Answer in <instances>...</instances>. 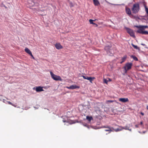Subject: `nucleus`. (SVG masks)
Returning <instances> with one entry per match:
<instances>
[{"instance_id":"33","label":"nucleus","mask_w":148,"mask_h":148,"mask_svg":"<svg viewBox=\"0 0 148 148\" xmlns=\"http://www.w3.org/2000/svg\"><path fill=\"white\" fill-rule=\"evenodd\" d=\"M135 126L136 128H138V125H135Z\"/></svg>"},{"instance_id":"18","label":"nucleus","mask_w":148,"mask_h":148,"mask_svg":"<svg viewBox=\"0 0 148 148\" xmlns=\"http://www.w3.org/2000/svg\"><path fill=\"white\" fill-rule=\"evenodd\" d=\"M131 58H133L134 60H135L136 61H137L138 60L137 58L135 56L132 55L131 56Z\"/></svg>"},{"instance_id":"23","label":"nucleus","mask_w":148,"mask_h":148,"mask_svg":"<svg viewBox=\"0 0 148 148\" xmlns=\"http://www.w3.org/2000/svg\"><path fill=\"white\" fill-rule=\"evenodd\" d=\"M132 46L135 49H137L138 48V47L136 45H135L133 44H132Z\"/></svg>"},{"instance_id":"2","label":"nucleus","mask_w":148,"mask_h":148,"mask_svg":"<svg viewBox=\"0 0 148 148\" xmlns=\"http://www.w3.org/2000/svg\"><path fill=\"white\" fill-rule=\"evenodd\" d=\"M140 9L139 4L138 3H136L133 4L132 10L133 13L136 14L139 11Z\"/></svg>"},{"instance_id":"10","label":"nucleus","mask_w":148,"mask_h":148,"mask_svg":"<svg viewBox=\"0 0 148 148\" xmlns=\"http://www.w3.org/2000/svg\"><path fill=\"white\" fill-rule=\"evenodd\" d=\"M42 88L43 87L40 86L36 87V90L37 92L42 91L44 90Z\"/></svg>"},{"instance_id":"13","label":"nucleus","mask_w":148,"mask_h":148,"mask_svg":"<svg viewBox=\"0 0 148 148\" xmlns=\"http://www.w3.org/2000/svg\"><path fill=\"white\" fill-rule=\"evenodd\" d=\"M93 3L95 6H98L100 3L98 0H93Z\"/></svg>"},{"instance_id":"8","label":"nucleus","mask_w":148,"mask_h":148,"mask_svg":"<svg viewBox=\"0 0 148 148\" xmlns=\"http://www.w3.org/2000/svg\"><path fill=\"white\" fill-rule=\"evenodd\" d=\"M66 88L69 89H73L77 88H79V87L78 86L73 85L69 87H67Z\"/></svg>"},{"instance_id":"16","label":"nucleus","mask_w":148,"mask_h":148,"mask_svg":"<svg viewBox=\"0 0 148 148\" xmlns=\"http://www.w3.org/2000/svg\"><path fill=\"white\" fill-rule=\"evenodd\" d=\"M94 21V20L92 19H90L89 20V21L90 22V24H95V25H96V27H97L98 26V25L97 24H95V23L93 22V21Z\"/></svg>"},{"instance_id":"22","label":"nucleus","mask_w":148,"mask_h":148,"mask_svg":"<svg viewBox=\"0 0 148 148\" xmlns=\"http://www.w3.org/2000/svg\"><path fill=\"white\" fill-rule=\"evenodd\" d=\"M128 128L127 126H125V127H122V129H125L126 130H128Z\"/></svg>"},{"instance_id":"9","label":"nucleus","mask_w":148,"mask_h":148,"mask_svg":"<svg viewBox=\"0 0 148 148\" xmlns=\"http://www.w3.org/2000/svg\"><path fill=\"white\" fill-rule=\"evenodd\" d=\"M55 47L58 49H60L63 48V47L61 45L60 43H57L55 44Z\"/></svg>"},{"instance_id":"29","label":"nucleus","mask_w":148,"mask_h":148,"mask_svg":"<svg viewBox=\"0 0 148 148\" xmlns=\"http://www.w3.org/2000/svg\"><path fill=\"white\" fill-rule=\"evenodd\" d=\"M108 127V126L106 127V126H103V127L107 128Z\"/></svg>"},{"instance_id":"21","label":"nucleus","mask_w":148,"mask_h":148,"mask_svg":"<svg viewBox=\"0 0 148 148\" xmlns=\"http://www.w3.org/2000/svg\"><path fill=\"white\" fill-rule=\"evenodd\" d=\"M103 82L104 83H106V84H107L108 82V80L105 79H103Z\"/></svg>"},{"instance_id":"34","label":"nucleus","mask_w":148,"mask_h":148,"mask_svg":"<svg viewBox=\"0 0 148 148\" xmlns=\"http://www.w3.org/2000/svg\"><path fill=\"white\" fill-rule=\"evenodd\" d=\"M147 109L148 110V105L147 106Z\"/></svg>"},{"instance_id":"25","label":"nucleus","mask_w":148,"mask_h":148,"mask_svg":"<svg viewBox=\"0 0 148 148\" xmlns=\"http://www.w3.org/2000/svg\"><path fill=\"white\" fill-rule=\"evenodd\" d=\"M32 57V58L34 59H35L34 57L33 56V55H32V54H31L30 55Z\"/></svg>"},{"instance_id":"30","label":"nucleus","mask_w":148,"mask_h":148,"mask_svg":"<svg viewBox=\"0 0 148 148\" xmlns=\"http://www.w3.org/2000/svg\"><path fill=\"white\" fill-rule=\"evenodd\" d=\"M108 101L109 102H113V101H111V100H109V101Z\"/></svg>"},{"instance_id":"7","label":"nucleus","mask_w":148,"mask_h":148,"mask_svg":"<svg viewBox=\"0 0 148 148\" xmlns=\"http://www.w3.org/2000/svg\"><path fill=\"white\" fill-rule=\"evenodd\" d=\"M119 101L123 103H125L129 101V100L127 98H120L119 99Z\"/></svg>"},{"instance_id":"35","label":"nucleus","mask_w":148,"mask_h":148,"mask_svg":"<svg viewBox=\"0 0 148 148\" xmlns=\"http://www.w3.org/2000/svg\"><path fill=\"white\" fill-rule=\"evenodd\" d=\"M128 130L130 131H131V130H132L131 129H128Z\"/></svg>"},{"instance_id":"3","label":"nucleus","mask_w":148,"mask_h":148,"mask_svg":"<svg viewBox=\"0 0 148 148\" xmlns=\"http://www.w3.org/2000/svg\"><path fill=\"white\" fill-rule=\"evenodd\" d=\"M50 73L52 78L56 81H62V79L60 76L55 75L52 72L50 71Z\"/></svg>"},{"instance_id":"32","label":"nucleus","mask_w":148,"mask_h":148,"mask_svg":"<svg viewBox=\"0 0 148 148\" xmlns=\"http://www.w3.org/2000/svg\"><path fill=\"white\" fill-rule=\"evenodd\" d=\"M108 80L109 81H111L112 80H111V79L110 78H108Z\"/></svg>"},{"instance_id":"1","label":"nucleus","mask_w":148,"mask_h":148,"mask_svg":"<svg viewBox=\"0 0 148 148\" xmlns=\"http://www.w3.org/2000/svg\"><path fill=\"white\" fill-rule=\"evenodd\" d=\"M135 27L139 29L137 31V33L143 34H148V32L147 31H143V30L145 28L148 27V26L147 25L135 26Z\"/></svg>"},{"instance_id":"31","label":"nucleus","mask_w":148,"mask_h":148,"mask_svg":"<svg viewBox=\"0 0 148 148\" xmlns=\"http://www.w3.org/2000/svg\"><path fill=\"white\" fill-rule=\"evenodd\" d=\"M143 124V123L142 121H141L140 122V124L141 125H142Z\"/></svg>"},{"instance_id":"15","label":"nucleus","mask_w":148,"mask_h":148,"mask_svg":"<svg viewBox=\"0 0 148 148\" xmlns=\"http://www.w3.org/2000/svg\"><path fill=\"white\" fill-rule=\"evenodd\" d=\"M127 58V56L126 55L124 56L122 58L121 60L122 61L120 62L121 64L122 63L124 62L126 60Z\"/></svg>"},{"instance_id":"26","label":"nucleus","mask_w":148,"mask_h":148,"mask_svg":"<svg viewBox=\"0 0 148 148\" xmlns=\"http://www.w3.org/2000/svg\"><path fill=\"white\" fill-rule=\"evenodd\" d=\"M70 4H71L70 6L71 7H73V4L72 3H71Z\"/></svg>"},{"instance_id":"20","label":"nucleus","mask_w":148,"mask_h":148,"mask_svg":"<svg viewBox=\"0 0 148 148\" xmlns=\"http://www.w3.org/2000/svg\"><path fill=\"white\" fill-rule=\"evenodd\" d=\"M110 47L109 46H106L105 47L104 49L105 50H106L107 51H108V50L110 49Z\"/></svg>"},{"instance_id":"28","label":"nucleus","mask_w":148,"mask_h":148,"mask_svg":"<svg viewBox=\"0 0 148 148\" xmlns=\"http://www.w3.org/2000/svg\"><path fill=\"white\" fill-rule=\"evenodd\" d=\"M141 114L142 116H143L144 115V113L142 112H141L140 113Z\"/></svg>"},{"instance_id":"4","label":"nucleus","mask_w":148,"mask_h":148,"mask_svg":"<svg viewBox=\"0 0 148 148\" xmlns=\"http://www.w3.org/2000/svg\"><path fill=\"white\" fill-rule=\"evenodd\" d=\"M132 65V64L131 63H127L126 64L125 66L123 67L125 70V73H126L128 70L131 69Z\"/></svg>"},{"instance_id":"19","label":"nucleus","mask_w":148,"mask_h":148,"mask_svg":"<svg viewBox=\"0 0 148 148\" xmlns=\"http://www.w3.org/2000/svg\"><path fill=\"white\" fill-rule=\"evenodd\" d=\"M107 128V129L105 130V131L109 132V133H110L111 131H112V130L111 129L110 127H108Z\"/></svg>"},{"instance_id":"36","label":"nucleus","mask_w":148,"mask_h":148,"mask_svg":"<svg viewBox=\"0 0 148 148\" xmlns=\"http://www.w3.org/2000/svg\"><path fill=\"white\" fill-rule=\"evenodd\" d=\"M63 121L64 122H66L65 121Z\"/></svg>"},{"instance_id":"27","label":"nucleus","mask_w":148,"mask_h":148,"mask_svg":"<svg viewBox=\"0 0 148 148\" xmlns=\"http://www.w3.org/2000/svg\"><path fill=\"white\" fill-rule=\"evenodd\" d=\"M8 103L10 104V105H12V103L10 102V101H8Z\"/></svg>"},{"instance_id":"6","label":"nucleus","mask_w":148,"mask_h":148,"mask_svg":"<svg viewBox=\"0 0 148 148\" xmlns=\"http://www.w3.org/2000/svg\"><path fill=\"white\" fill-rule=\"evenodd\" d=\"M82 77L84 79L89 80L90 82L91 83H92V81L93 79H95V78L94 77H88V76H85L84 75H82Z\"/></svg>"},{"instance_id":"5","label":"nucleus","mask_w":148,"mask_h":148,"mask_svg":"<svg viewBox=\"0 0 148 148\" xmlns=\"http://www.w3.org/2000/svg\"><path fill=\"white\" fill-rule=\"evenodd\" d=\"M126 30L127 32L130 35L134 38L135 37L134 35V33L133 31L130 29L129 28H126Z\"/></svg>"},{"instance_id":"12","label":"nucleus","mask_w":148,"mask_h":148,"mask_svg":"<svg viewBox=\"0 0 148 148\" xmlns=\"http://www.w3.org/2000/svg\"><path fill=\"white\" fill-rule=\"evenodd\" d=\"M125 10L126 13L129 15L131 14V12L130 9L126 7Z\"/></svg>"},{"instance_id":"11","label":"nucleus","mask_w":148,"mask_h":148,"mask_svg":"<svg viewBox=\"0 0 148 148\" xmlns=\"http://www.w3.org/2000/svg\"><path fill=\"white\" fill-rule=\"evenodd\" d=\"M28 3L30 6H33L35 4V3L33 0H28Z\"/></svg>"},{"instance_id":"17","label":"nucleus","mask_w":148,"mask_h":148,"mask_svg":"<svg viewBox=\"0 0 148 148\" xmlns=\"http://www.w3.org/2000/svg\"><path fill=\"white\" fill-rule=\"evenodd\" d=\"M86 119L89 121H90L92 120L93 118L92 116H86Z\"/></svg>"},{"instance_id":"24","label":"nucleus","mask_w":148,"mask_h":148,"mask_svg":"<svg viewBox=\"0 0 148 148\" xmlns=\"http://www.w3.org/2000/svg\"><path fill=\"white\" fill-rule=\"evenodd\" d=\"M121 129H119V128H118V129H116V130L115 131L116 132H117V131H121Z\"/></svg>"},{"instance_id":"37","label":"nucleus","mask_w":148,"mask_h":148,"mask_svg":"<svg viewBox=\"0 0 148 148\" xmlns=\"http://www.w3.org/2000/svg\"><path fill=\"white\" fill-rule=\"evenodd\" d=\"M143 132V133H145V132Z\"/></svg>"},{"instance_id":"14","label":"nucleus","mask_w":148,"mask_h":148,"mask_svg":"<svg viewBox=\"0 0 148 148\" xmlns=\"http://www.w3.org/2000/svg\"><path fill=\"white\" fill-rule=\"evenodd\" d=\"M25 51L27 53H28L29 55H30L32 53L30 50L27 48H26L25 49Z\"/></svg>"}]
</instances>
